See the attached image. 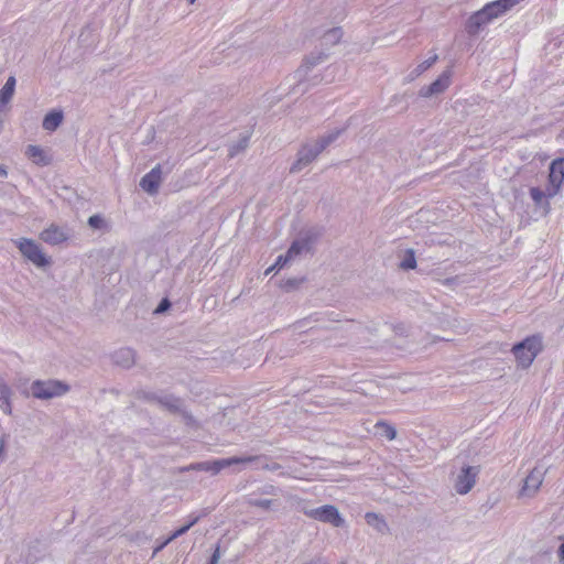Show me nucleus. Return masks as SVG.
<instances>
[{"instance_id":"32","label":"nucleus","mask_w":564,"mask_h":564,"mask_svg":"<svg viewBox=\"0 0 564 564\" xmlns=\"http://www.w3.org/2000/svg\"><path fill=\"white\" fill-rule=\"evenodd\" d=\"M195 0H191V3H193Z\"/></svg>"},{"instance_id":"4","label":"nucleus","mask_w":564,"mask_h":564,"mask_svg":"<svg viewBox=\"0 0 564 564\" xmlns=\"http://www.w3.org/2000/svg\"><path fill=\"white\" fill-rule=\"evenodd\" d=\"M258 458H259V456L229 457V458H223V459H217V460H213V462L199 463V464L193 465L191 467V469L206 470V471H212L214 474H218L221 469L229 467L231 465L252 463V462H256Z\"/></svg>"},{"instance_id":"3","label":"nucleus","mask_w":564,"mask_h":564,"mask_svg":"<svg viewBox=\"0 0 564 564\" xmlns=\"http://www.w3.org/2000/svg\"><path fill=\"white\" fill-rule=\"evenodd\" d=\"M542 349L541 338L539 336L527 337L523 341L517 344L512 348L518 364L527 368Z\"/></svg>"},{"instance_id":"12","label":"nucleus","mask_w":564,"mask_h":564,"mask_svg":"<svg viewBox=\"0 0 564 564\" xmlns=\"http://www.w3.org/2000/svg\"><path fill=\"white\" fill-rule=\"evenodd\" d=\"M25 155L36 165L44 166L51 162V158L37 145H29Z\"/></svg>"},{"instance_id":"14","label":"nucleus","mask_w":564,"mask_h":564,"mask_svg":"<svg viewBox=\"0 0 564 564\" xmlns=\"http://www.w3.org/2000/svg\"><path fill=\"white\" fill-rule=\"evenodd\" d=\"M451 82V74L444 73L442 74L435 82H433L423 94L424 96H431L433 94H438L445 90Z\"/></svg>"},{"instance_id":"26","label":"nucleus","mask_w":564,"mask_h":564,"mask_svg":"<svg viewBox=\"0 0 564 564\" xmlns=\"http://www.w3.org/2000/svg\"><path fill=\"white\" fill-rule=\"evenodd\" d=\"M122 355H124L127 357V360H131L133 361V355H132V351L130 349H124L121 351Z\"/></svg>"},{"instance_id":"13","label":"nucleus","mask_w":564,"mask_h":564,"mask_svg":"<svg viewBox=\"0 0 564 564\" xmlns=\"http://www.w3.org/2000/svg\"><path fill=\"white\" fill-rule=\"evenodd\" d=\"M40 238L46 243L57 245L63 242L66 239V236L58 227L51 226L41 232Z\"/></svg>"},{"instance_id":"6","label":"nucleus","mask_w":564,"mask_h":564,"mask_svg":"<svg viewBox=\"0 0 564 564\" xmlns=\"http://www.w3.org/2000/svg\"><path fill=\"white\" fill-rule=\"evenodd\" d=\"M21 253L37 267H45L50 263L41 248L31 239L22 238L17 241Z\"/></svg>"},{"instance_id":"16","label":"nucleus","mask_w":564,"mask_h":564,"mask_svg":"<svg viewBox=\"0 0 564 564\" xmlns=\"http://www.w3.org/2000/svg\"><path fill=\"white\" fill-rule=\"evenodd\" d=\"M63 120L62 111H52L43 120V128L47 131H54Z\"/></svg>"},{"instance_id":"5","label":"nucleus","mask_w":564,"mask_h":564,"mask_svg":"<svg viewBox=\"0 0 564 564\" xmlns=\"http://www.w3.org/2000/svg\"><path fill=\"white\" fill-rule=\"evenodd\" d=\"M68 390V387L59 381H36L32 384L31 391L35 398L50 399L62 395Z\"/></svg>"},{"instance_id":"11","label":"nucleus","mask_w":564,"mask_h":564,"mask_svg":"<svg viewBox=\"0 0 564 564\" xmlns=\"http://www.w3.org/2000/svg\"><path fill=\"white\" fill-rule=\"evenodd\" d=\"M306 245H307L306 242H301V241H295V242H293V243H292V246L290 247V249H289V251H288L286 256H284V257H283V256H280V257L276 259L275 263H274L271 268H269V269L267 270V273H268V272H271V271H272L273 269H275V268H279V269H280V268H282L286 262H289V261H290V260H292L294 257H296L297 254H300V253L302 252V250H303L304 248H306Z\"/></svg>"},{"instance_id":"9","label":"nucleus","mask_w":564,"mask_h":564,"mask_svg":"<svg viewBox=\"0 0 564 564\" xmlns=\"http://www.w3.org/2000/svg\"><path fill=\"white\" fill-rule=\"evenodd\" d=\"M542 482H543V473L540 469L534 468L525 477L524 485L521 489V495L522 496H531V495L535 494L539 490V488L541 487Z\"/></svg>"},{"instance_id":"25","label":"nucleus","mask_w":564,"mask_h":564,"mask_svg":"<svg viewBox=\"0 0 564 564\" xmlns=\"http://www.w3.org/2000/svg\"><path fill=\"white\" fill-rule=\"evenodd\" d=\"M218 558H219V547H217L210 558V563L209 564H217L218 562Z\"/></svg>"},{"instance_id":"24","label":"nucleus","mask_w":564,"mask_h":564,"mask_svg":"<svg viewBox=\"0 0 564 564\" xmlns=\"http://www.w3.org/2000/svg\"><path fill=\"white\" fill-rule=\"evenodd\" d=\"M170 306V302L169 300L164 299L160 305L158 306V308L155 310V313H162L164 312L165 310H167V307Z\"/></svg>"},{"instance_id":"15","label":"nucleus","mask_w":564,"mask_h":564,"mask_svg":"<svg viewBox=\"0 0 564 564\" xmlns=\"http://www.w3.org/2000/svg\"><path fill=\"white\" fill-rule=\"evenodd\" d=\"M324 148V144L319 145L318 149L315 151L307 150L306 148H304L300 152L299 160L293 165L292 171L300 170L302 164H307L308 162H311Z\"/></svg>"},{"instance_id":"2","label":"nucleus","mask_w":564,"mask_h":564,"mask_svg":"<svg viewBox=\"0 0 564 564\" xmlns=\"http://www.w3.org/2000/svg\"><path fill=\"white\" fill-rule=\"evenodd\" d=\"M518 3V0H495L488 2L470 18V23L479 28L511 10Z\"/></svg>"},{"instance_id":"20","label":"nucleus","mask_w":564,"mask_h":564,"mask_svg":"<svg viewBox=\"0 0 564 564\" xmlns=\"http://www.w3.org/2000/svg\"><path fill=\"white\" fill-rule=\"evenodd\" d=\"M199 520V517L195 516L193 517L187 524H185L184 527L177 529L176 531H174L171 536L164 542V544H167L169 542H171L172 540L176 539L177 536L184 534L185 532H187V530H189V528H192L197 521Z\"/></svg>"},{"instance_id":"19","label":"nucleus","mask_w":564,"mask_h":564,"mask_svg":"<svg viewBox=\"0 0 564 564\" xmlns=\"http://www.w3.org/2000/svg\"><path fill=\"white\" fill-rule=\"evenodd\" d=\"M375 427L378 431H380V434L383 435L384 437H387L389 441L394 440L397 436L395 429L387 422L379 421L376 423Z\"/></svg>"},{"instance_id":"30","label":"nucleus","mask_w":564,"mask_h":564,"mask_svg":"<svg viewBox=\"0 0 564 564\" xmlns=\"http://www.w3.org/2000/svg\"><path fill=\"white\" fill-rule=\"evenodd\" d=\"M307 564H324V563L322 561L317 560V561H312V562H310Z\"/></svg>"},{"instance_id":"22","label":"nucleus","mask_w":564,"mask_h":564,"mask_svg":"<svg viewBox=\"0 0 564 564\" xmlns=\"http://www.w3.org/2000/svg\"><path fill=\"white\" fill-rule=\"evenodd\" d=\"M102 218L98 215H94L91 217H89L88 219V224L93 227V228H100L102 226Z\"/></svg>"},{"instance_id":"7","label":"nucleus","mask_w":564,"mask_h":564,"mask_svg":"<svg viewBox=\"0 0 564 564\" xmlns=\"http://www.w3.org/2000/svg\"><path fill=\"white\" fill-rule=\"evenodd\" d=\"M310 517L333 524L334 527H340L344 524V520L340 517L338 510L334 506H323L312 510Z\"/></svg>"},{"instance_id":"1","label":"nucleus","mask_w":564,"mask_h":564,"mask_svg":"<svg viewBox=\"0 0 564 564\" xmlns=\"http://www.w3.org/2000/svg\"><path fill=\"white\" fill-rule=\"evenodd\" d=\"M564 184V158L555 159L551 162L547 176V185L545 189H541L539 187L530 188V196L535 205H541L543 200H546V205L549 206L547 199L556 196Z\"/></svg>"},{"instance_id":"17","label":"nucleus","mask_w":564,"mask_h":564,"mask_svg":"<svg viewBox=\"0 0 564 564\" xmlns=\"http://www.w3.org/2000/svg\"><path fill=\"white\" fill-rule=\"evenodd\" d=\"M15 87V78L9 77L4 86L0 90V102L6 105L13 96Z\"/></svg>"},{"instance_id":"27","label":"nucleus","mask_w":564,"mask_h":564,"mask_svg":"<svg viewBox=\"0 0 564 564\" xmlns=\"http://www.w3.org/2000/svg\"><path fill=\"white\" fill-rule=\"evenodd\" d=\"M558 557H560V561L564 563V543L561 544V546L558 549Z\"/></svg>"},{"instance_id":"8","label":"nucleus","mask_w":564,"mask_h":564,"mask_svg":"<svg viewBox=\"0 0 564 564\" xmlns=\"http://www.w3.org/2000/svg\"><path fill=\"white\" fill-rule=\"evenodd\" d=\"M477 470L473 467H465L462 474L457 477L455 482V489L458 494H467L475 485Z\"/></svg>"},{"instance_id":"28","label":"nucleus","mask_w":564,"mask_h":564,"mask_svg":"<svg viewBox=\"0 0 564 564\" xmlns=\"http://www.w3.org/2000/svg\"><path fill=\"white\" fill-rule=\"evenodd\" d=\"M435 58H436V57H434L431 62H429V63H426V64H425V63H424V64H422V65L420 66V67H421V69H422V70H425L426 68H429V67L432 65V63L435 61Z\"/></svg>"},{"instance_id":"18","label":"nucleus","mask_w":564,"mask_h":564,"mask_svg":"<svg viewBox=\"0 0 564 564\" xmlns=\"http://www.w3.org/2000/svg\"><path fill=\"white\" fill-rule=\"evenodd\" d=\"M10 391L6 384L0 381V408L7 414L11 413V404L9 401Z\"/></svg>"},{"instance_id":"31","label":"nucleus","mask_w":564,"mask_h":564,"mask_svg":"<svg viewBox=\"0 0 564 564\" xmlns=\"http://www.w3.org/2000/svg\"><path fill=\"white\" fill-rule=\"evenodd\" d=\"M269 505H270V501H269V500H268V501H263V502H261V506H263V507H269Z\"/></svg>"},{"instance_id":"29","label":"nucleus","mask_w":564,"mask_h":564,"mask_svg":"<svg viewBox=\"0 0 564 564\" xmlns=\"http://www.w3.org/2000/svg\"><path fill=\"white\" fill-rule=\"evenodd\" d=\"M0 176H2V177L7 176V171L2 165H0Z\"/></svg>"},{"instance_id":"23","label":"nucleus","mask_w":564,"mask_h":564,"mask_svg":"<svg viewBox=\"0 0 564 564\" xmlns=\"http://www.w3.org/2000/svg\"><path fill=\"white\" fill-rule=\"evenodd\" d=\"M365 518H366L367 523L370 524V525H373L375 523L380 521L378 514H376L373 512L366 513Z\"/></svg>"},{"instance_id":"10","label":"nucleus","mask_w":564,"mask_h":564,"mask_svg":"<svg viewBox=\"0 0 564 564\" xmlns=\"http://www.w3.org/2000/svg\"><path fill=\"white\" fill-rule=\"evenodd\" d=\"M161 167L158 165L141 178L140 186L150 194L156 193L161 183Z\"/></svg>"},{"instance_id":"21","label":"nucleus","mask_w":564,"mask_h":564,"mask_svg":"<svg viewBox=\"0 0 564 564\" xmlns=\"http://www.w3.org/2000/svg\"><path fill=\"white\" fill-rule=\"evenodd\" d=\"M416 267V260L413 250H408L404 260L401 262L403 269H414Z\"/></svg>"}]
</instances>
